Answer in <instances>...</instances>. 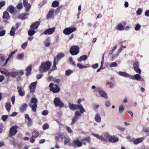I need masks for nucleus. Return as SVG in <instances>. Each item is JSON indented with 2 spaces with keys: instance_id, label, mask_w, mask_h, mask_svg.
I'll use <instances>...</instances> for the list:
<instances>
[{
  "instance_id": "393cba45",
  "label": "nucleus",
  "mask_w": 149,
  "mask_h": 149,
  "mask_svg": "<svg viewBox=\"0 0 149 149\" xmlns=\"http://www.w3.org/2000/svg\"><path fill=\"white\" fill-rule=\"evenodd\" d=\"M15 10V8L12 6L11 5L8 6L7 10L10 13L13 14Z\"/></svg>"
},
{
  "instance_id": "603ef678",
  "label": "nucleus",
  "mask_w": 149,
  "mask_h": 149,
  "mask_svg": "<svg viewBox=\"0 0 149 149\" xmlns=\"http://www.w3.org/2000/svg\"><path fill=\"white\" fill-rule=\"evenodd\" d=\"M10 75L13 77L17 76L16 72H10Z\"/></svg>"
},
{
  "instance_id": "c756f323",
  "label": "nucleus",
  "mask_w": 149,
  "mask_h": 149,
  "mask_svg": "<svg viewBox=\"0 0 149 149\" xmlns=\"http://www.w3.org/2000/svg\"><path fill=\"white\" fill-rule=\"evenodd\" d=\"M58 62L57 63V61H56V59H54L53 65L52 69V70H56L57 69V68L56 66V65L58 64Z\"/></svg>"
},
{
  "instance_id": "f704fd0d",
  "label": "nucleus",
  "mask_w": 149,
  "mask_h": 149,
  "mask_svg": "<svg viewBox=\"0 0 149 149\" xmlns=\"http://www.w3.org/2000/svg\"><path fill=\"white\" fill-rule=\"evenodd\" d=\"M23 4L26 10H28V0H23Z\"/></svg>"
},
{
  "instance_id": "473e14b6",
  "label": "nucleus",
  "mask_w": 149,
  "mask_h": 149,
  "mask_svg": "<svg viewBox=\"0 0 149 149\" xmlns=\"http://www.w3.org/2000/svg\"><path fill=\"white\" fill-rule=\"evenodd\" d=\"M6 108L8 112L10 111L11 107L10 102H8L6 104Z\"/></svg>"
},
{
  "instance_id": "0e129e2a",
  "label": "nucleus",
  "mask_w": 149,
  "mask_h": 149,
  "mask_svg": "<svg viewBox=\"0 0 149 149\" xmlns=\"http://www.w3.org/2000/svg\"><path fill=\"white\" fill-rule=\"evenodd\" d=\"M23 7V5L22 3H19L17 6V8L18 9H21Z\"/></svg>"
},
{
  "instance_id": "4be33fe9",
  "label": "nucleus",
  "mask_w": 149,
  "mask_h": 149,
  "mask_svg": "<svg viewBox=\"0 0 149 149\" xmlns=\"http://www.w3.org/2000/svg\"><path fill=\"white\" fill-rule=\"evenodd\" d=\"M118 74L119 75L123 77H128L130 78V74H128L125 72H119L118 73Z\"/></svg>"
},
{
  "instance_id": "774afa93",
  "label": "nucleus",
  "mask_w": 149,
  "mask_h": 149,
  "mask_svg": "<svg viewBox=\"0 0 149 149\" xmlns=\"http://www.w3.org/2000/svg\"><path fill=\"white\" fill-rule=\"evenodd\" d=\"M98 67V63H95L94 64H93L91 67L93 69H95L97 68Z\"/></svg>"
},
{
  "instance_id": "69168bd1",
  "label": "nucleus",
  "mask_w": 149,
  "mask_h": 149,
  "mask_svg": "<svg viewBox=\"0 0 149 149\" xmlns=\"http://www.w3.org/2000/svg\"><path fill=\"white\" fill-rule=\"evenodd\" d=\"M27 45V42H25L21 45V47L23 49H24L26 47Z\"/></svg>"
},
{
  "instance_id": "09e8293b",
  "label": "nucleus",
  "mask_w": 149,
  "mask_h": 149,
  "mask_svg": "<svg viewBox=\"0 0 149 149\" xmlns=\"http://www.w3.org/2000/svg\"><path fill=\"white\" fill-rule=\"evenodd\" d=\"M134 70L135 71L136 73H138V74H140L141 73V70L139 67L134 68Z\"/></svg>"
},
{
  "instance_id": "052dcab7",
  "label": "nucleus",
  "mask_w": 149,
  "mask_h": 149,
  "mask_svg": "<svg viewBox=\"0 0 149 149\" xmlns=\"http://www.w3.org/2000/svg\"><path fill=\"white\" fill-rule=\"evenodd\" d=\"M8 117V115H4L2 116L1 118L3 121H6Z\"/></svg>"
},
{
  "instance_id": "58836bf2",
  "label": "nucleus",
  "mask_w": 149,
  "mask_h": 149,
  "mask_svg": "<svg viewBox=\"0 0 149 149\" xmlns=\"http://www.w3.org/2000/svg\"><path fill=\"white\" fill-rule=\"evenodd\" d=\"M15 28L14 26H13L10 32V35L11 36H13L15 34Z\"/></svg>"
},
{
  "instance_id": "13d9d810",
  "label": "nucleus",
  "mask_w": 149,
  "mask_h": 149,
  "mask_svg": "<svg viewBox=\"0 0 149 149\" xmlns=\"http://www.w3.org/2000/svg\"><path fill=\"white\" fill-rule=\"evenodd\" d=\"M17 51V50L16 49L14 51L12 52L9 54L8 56L11 58H12L13 55Z\"/></svg>"
},
{
  "instance_id": "0eeeda50",
  "label": "nucleus",
  "mask_w": 149,
  "mask_h": 149,
  "mask_svg": "<svg viewBox=\"0 0 149 149\" xmlns=\"http://www.w3.org/2000/svg\"><path fill=\"white\" fill-rule=\"evenodd\" d=\"M75 27H69L65 28L63 31V33L66 35H68L76 30Z\"/></svg>"
},
{
  "instance_id": "4d7b16f0",
  "label": "nucleus",
  "mask_w": 149,
  "mask_h": 149,
  "mask_svg": "<svg viewBox=\"0 0 149 149\" xmlns=\"http://www.w3.org/2000/svg\"><path fill=\"white\" fill-rule=\"evenodd\" d=\"M141 26L139 24H136L134 28V29L136 31H138L141 28Z\"/></svg>"
},
{
  "instance_id": "6e6d98bb",
  "label": "nucleus",
  "mask_w": 149,
  "mask_h": 149,
  "mask_svg": "<svg viewBox=\"0 0 149 149\" xmlns=\"http://www.w3.org/2000/svg\"><path fill=\"white\" fill-rule=\"evenodd\" d=\"M142 12V9L141 8H139L136 12V13L137 15L141 14Z\"/></svg>"
},
{
  "instance_id": "79ce46f5",
  "label": "nucleus",
  "mask_w": 149,
  "mask_h": 149,
  "mask_svg": "<svg viewBox=\"0 0 149 149\" xmlns=\"http://www.w3.org/2000/svg\"><path fill=\"white\" fill-rule=\"evenodd\" d=\"M77 67L79 68L80 69H81L86 68V66H85L82 65V64L80 63H78L77 64Z\"/></svg>"
},
{
  "instance_id": "20e7f679",
  "label": "nucleus",
  "mask_w": 149,
  "mask_h": 149,
  "mask_svg": "<svg viewBox=\"0 0 149 149\" xmlns=\"http://www.w3.org/2000/svg\"><path fill=\"white\" fill-rule=\"evenodd\" d=\"M79 48L78 46L73 45L70 48L69 52L72 56L76 55L79 53Z\"/></svg>"
},
{
  "instance_id": "de8ad7c7",
  "label": "nucleus",
  "mask_w": 149,
  "mask_h": 149,
  "mask_svg": "<svg viewBox=\"0 0 149 149\" xmlns=\"http://www.w3.org/2000/svg\"><path fill=\"white\" fill-rule=\"evenodd\" d=\"M104 137L105 139H107L108 140V139H109L110 136L109 134L107 132H105L104 134Z\"/></svg>"
},
{
  "instance_id": "72a5a7b5",
  "label": "nucleus",
  "mask_w": 149,
  "mask_h": 149,
  "mask_svg": "<svg viewBox=\"0 0 149 149\" xmlns=\"http://www.w3.org/2000/svg\"><path fill=\"white\" fill-rule=\"evenodd\" d=\"M73 72V71L70 69L66 70L65 71V74L66 76H69Z\"/></svg>"
},
{
  "instance_id": "5701e85b",
  "label": "nucleus",
  "mask_w": 149,
  "mask_h": 149,
  "mask_svg": "<svg viewBox=\"0 0 149 149\" xmlns=\"http://www.w3.org/2000/svg\"><path fill=\"white\" fill-rule=\"evenodd\" d=\"M50 38L49 37L46 38V40L44 42V44L46 47H48L50 45Z\"/></svg>"
},
{
  "instance_id": "7ed1b4c3",
  "label": "nucleus",
  "mask_w": 149,
  "mask_h": 149,
  "mask_svg": "<svg viewBox=\"0 0 149 149\" xmlns=\"http://www.w3.org/2000/svg\"><path fill=\"white\" fill-rule=\"evenodd\" d=\"M49 87L50 90L54 93H58L60 90L58 85L57 84H55L54 85L53 83H51L49 84Z\"/></svg>"
},
{
  "instance_id": "cd10ccee",
  "label": "nucleus",
  "mask_w": 149,
  "mask_h": 149,
  "mask_svg": "<svg viewBox=\"0 0 149 149\" xmlns=\"http://www.w3.org/2000/svg\"><path fill=\"white\" fill-rule=\"evenodd\" d=\"M3 18L4 19H6L7 20L10 18L9 14L7 12L5 11L4 12Z\"/></svg>"
},
{
  "instance_id": "b1692460",
  "label": "nucleus",
  "mask_w": 149,
  "mask_h": 149,
  "mask_svg": "<svg viewBox=\"0 0 149 149\" xmlns=\"http://www.w3.org/2000/svg\"><path fill=\"white\" fill-rule=\"evenodd\" d=\"M29 106L31 107L32 109V110L33 112H36V108L37 107V104H30Z\"/></svg>"
},
{
  "instance_id": "9b49d317",
  "label": "nucleus",
  "mask_w": 149,
  "mask_h": 149,
  "mask_svg": "<svg viewBox=\"0 0 149 149\" xmlns=\"http://www.w3.org/2000/svg\"><path fill=\"white\" fill-rule=\"evenodd\" d=\"M40 23V21H37L33 23L30 26V29L31 30L37 29Z\"/></svg>"
},
{
  "instance_id": "412c9836",
  "label": "nucleus",
  "mask_w": 149,
  "mask_h": 149,
  "mask_svg": "<svg viewBox=\"0 0 149 149\" xmlns=\"http://www.w3.org/2000/svg\"><path fill=\"white\" fill-rule=\"evenodd\" d=\"M27 104H23L20 108V111L22 112H24L25 111L27 107Z\"/></svg>"
},
{
  "instance_id": "49530a36",
  "label": "nucleus",
  "mask_w": 149,
  "mask_h": 149,
  "mask_svg": "<svg viewBox=\"0 0 149 149\" xmlns=\"http://www.w3.org/2000/svg\"><path fill=\"white\" fill-rule=\"evenodd\" d=\"M78 118H79L78 117H77L74 116L72 119L71 124L72 125L74 124L75 122L78 120Z\"/></svg>"
},
{
  "instance_id": "8fccbe9b",
  "label": "nucleus",
  "mask_w": 149,
  "mask_h": 149,
  "mask_svg": "<svg viewBox=\"0 0 149 149\" xmlns=\"http://www.w3.org/2000/svg\"><path fill=\"white\" fill-rule=\"evenodd\" d=\"M46 2L47 0H43L42 2V3H40L39 4L38 6H40V8L45 4L46 3Z\"/></svg>"
},
{
  "instance_id": "ea45409f",
  "label": "nucleus",
  "mask_w": 149,
  "mask_h": 149,
  "mask_svg": "<svg viewBox=\"0 0 149 149\" xmlns=\"http://www.w3.org/2000/svg\"><path fill=\"white\" fill-rule=\"evenodd\" d=\"M91 138L89 136L87 137L86 138H84L83 139V141H86L87 143H90L91 141Z\"/></svg>"
},
{
  "instance_id": "2f4dec72",
  "label": "nucleus",
  "mask_w": 149,
  "mask_h": 149,
  "mask_svg": "<svg viewBox=\"0 0 149 149\" xmlns=\"http://www.w3.org/2000/svg\"><path fill=\"white\" fill-rule=\"evenodd\" d=\"M32 137L37 138L39 135V133L38 131H34L32 132Z\"/></svg>"
},
{
  "instance_id": "f257e3e1",
  "label": "nucleus",
  "mask_w": 149,
  "mask_h": 149,
  "mask_svg": "<svg viewBox=\"0 0 149 149\" xmlns=\"http://www.w3.org/2000/svg\"><path fill=\"white\" fill-rule=\"evenodd\" d=\"M51 65V63L49 61L42 63L41 65L39 67V72H47L50 69Z\"/></svg>"
},
{
  "instance_id": "6ab92c4d",
  "label": "nucleus",
  "mask_w": 149,
  "mask_h": 149,
  "mask_svg": "<svg viewBox=\"0 0 149 149\" xmlns=\"http://www.w3.org/2000/svg\"><path fill=\"white\" fill-rule=\"evenodd\" d=\"M17 89L20 95L22 96L24 95L25 92L23 90H22V88L20 86H17Z\"/></svg>"
},
{
  "instance_id": "7c9ffc66",
  "label": "nucleus",
  "mask_w": 149,
  "mask_h": 149,
  "mask_svg": "<svg viewBox=\"0 0 149 149\" xmlns=\"http://www.w3.org/2000/svg\"><path fill=\"white\" fill-rule=\"evenodd\" d=\"M59 3L57 1L55 0L53 2L52 4V6L53 7L56 8L58 6Z\"/></svg>"
},
{
  "instance_id": "37998d69",
  "label": "nucleus",
  "mask_w": 149,
  "mask_h": 149,
  "mask_svg": "<svg viewBox=\"0 0 149 149\" xmlns=\"http://www.w3.org/2000/svg\"><path fill=\"white\" fill-rule=\"evenodd\" d=\"M4 71H2L1 70H0V71L1 73L4 74L5 76H8L10 75V72H8L7 70L5 69H4Z\"/></svg>"
},
{
  "instance_id": "aec40b11",
  "label": "nucleus",
  "mask_w": 149,
  "mask_h": 149,
  "mask_svg": "<svg viewBox=\"0 0 149 149\" xmlns=\"http://www.w3.org/2000/svg\"><path fill=\"white\" fill-rule=\"evenodd\" d=\"M88 58L87 56L86 55H83L80 56L77 59V61L79 62H81L82 61H85Z\"/></svg>"
},
{
  "instance_id": "4468645a",
  "label": "nucleus",
  "mask_w": 149,
  "mask_h": 149,
  "mask_svg": "<svg viewBox=\"0 0 149 149\" xmlns=\"http://www.w3.org/2000/svg\"><path fill=\"white\" fill-rule=\"evenodd\" d=\"M65 56V54L63 53H59L57 55L54 57V59H56V61H57V62H58L59 61L61 58L64 57Z\"/></svg>"
},
{
  "instance_id": "3c124183",
  "label": "nucleus",
  "mask_w": 149,
  "mask_h": 149,
  "mask_svg": "<svg viewBox=\"0 0 149 149\" xmlns=\"http://www.w3.org/2000/svg\"><path fill=\"white\" fill-rule=\"evenodd\" d=\"M49 128V126L47 123H44L42 126V128L44 130H45Z\"/></svg>"
},
{
  "instance_id": "338daca9",
  "label": "nucleus",
  "mask_w": 149,
  "mask_h": 149,
  "mask_svg": "<svg viewBox=\"0 0 149 149\" xmlns=\"http://www.w3.org/2000/svg\"><path fill=\"white\" fill-rule=\"evenodd\" d=\"M5 4V1H2L0 2V9L2 7L4 6Z\"/></svg>"
},
{
  "instance_id": "c85d7f7f",
  "label": "nucleus",
  "mask_w": 149,
  "mask_h": 149,
  "mask_svg": "<svg viewBox=\"0 0 149 149\" xmlns=\"http://www.w3.org/2000/svg\"><path fill=\"white\" fill-rule=\"evenodd\" d=\"M68 61L70 64L74 66H75L76 65V64L75 63V62L73 61L72 58V57H69Z\"/></svg>"
},
{
  "instance_id": "4c0bfd02",
  "label": "nucleus",
  "mask_w": 149,
  "mask_h": 149,
  "mask_svg": "<svg viewBox=\"0 0 149 149\" xmlns=\"http://www.w3.org/2000/svg\"><path fill=\"white\" fill-rule=\"evenodd\" d=\"M26 13H22L19 16L18 18L21 19L22 20H23L26 18V15H27Z\"/></svg>"
},
{
  "instance_id": "423d86ee",
  "label": "nucleus",
  "mask_w": 149,
  "mask_h": 149,
  "mask_svg": "<svg viewBox=\"0 0 149 149\" xmlns=\"http://www.w3.org/2000/svg\"><path fill=\"white\" fill-rule=\"evenodd\" d=\"M95 91L96 92H98L101 97L106 99L108 98V96L106 93L100 87L97 88L95 90Z\"/></svg>"
},
{
  "instance_id": "dca6fc26",
  "label": "nucleus",
  "mask_w": 149,
  "mask_h": 149,
  "mask_svg": "<svg viewBox=\"0 0 149 149\" xmlns=\"http://www.w3.org/2000/svg\"><path fill=\"white\" fill-rule=\"evenodd\" d=\"M141 76L139 74H137L134 75H130V78L132 79L136 80L139 81V79L141 78Z\"/></svg>"
},
{
  "instance_id": "864d4df0",
  "label": "nucleus",
  "mask_w": 149,
  "mask_h": 149,
  "mask_svg": "<svg viewBox=\"0 0 149 149\" xmlns=\"http://www.w3.org/2000/svg\"><path fill=\"white\" fill-rule=\"evenodd\" d=\"M17 76L22 75L24 74V72L22 70H20L18 71H16Z\"/></svg>"
},
{
  "instance_id": "680f3d73",
  "label": "nucleus",
  "mask_w": 149,
  "mask_h": 149,
  "mask_svg": "<svg viewBox=\"0 0 149 149\" xmlns=\"http://www.w3.org/2000/svg\"><path fill=\"white\" fill-rule=\"evenodd\" d=\"M48 111L47 110H45L43 111L42 112V114L44 116H46L48 114Z\"/></svg>"
},
{
  "instance_id": "ddd939ff",
  "label": "nucleus",
  "mask_w": 149,
  "mask_h": 149,
  "mask_svg": "<svg viewBox=\"0 0 149 149\" xmlns=\"http://www.w3.org/2000/svg\"><path fill=\"white\" fill-rule=\"evenodd\" d=\"M92 135L102 141L107 142L108 141L107 139L104 137L103 136H100L98 134L94 133H92Z\"/></svg>"
},
{
  "instance_id": "f3484780",
  "label": "nucleus",
  "mask_w": 149,
  "mask_h": 149,
  "mask_svg": "<svg viewBox=\"0 0 149 149\" xmlns=\"http://www.w3.org/2000/svg\"><path fill=\"white\" fill-rule=\"evenodd\" d=\"M118 138H116L114 136H111L109 139V141L112 143H115L118 141Z\"/></svg>"
},
{
  "instance_id": "c03bdc74",
  "label": "nucleus",
  "mask_w": 149,
  "mask_h": 149,
  "mask_svg": "<svg viewBox=\"0 0 149 149\" xmlns=\"http://www.w3.org/2000/svg\"><path fill=\"white\" fill-rule=\"evenodd\" d=\"M124 107L122 105H120L119 107V112L120 113H122L124 109Z\"/></svg>"
},
{
  "instance_id": "e2e57ef3",
  "label": "nucleus",
  "mask_w": 149,
  "mask_h": 149,
  "mask_svg": "<svg viewBox=\"0 0 149 149\" xmlns=\"http://www.w3.org/2000/svg\"><path fill=\"white\" fill-rule=\"evenodd\" d=\"M117 65V63L116 62H113L111 63L110 65V67H113L116 66Z\"/></svg>"
},
{
  "instance_id": "c9c22d12",
  "label": "nucleus",
  "mask_w": 149,
  "mask_h": 149,
  "mask_svg": "<svg viewBox=\"0 0 149 149\" xmlns=\"http://www.w3.org/2000/svg\"><path fill=\"white\" fill-rule=\"evenodd\" d=\"M38 102L37 99L35 97L32 98L30 102L31 104H37Z\"/></svg>"
},
{
  "instance_id": "a211bd4d",
  "label": "nucleus",
  "mask_w": 149,
  "mask_h": 149,
  "mask_svg": "<svg viewBox=\"0 0 149 149\" xmlns=\"http://www.w3.org/2000/svg\"><path fill=\"white\" fill-rule=\"evenodd\" d=\"M54 12V9L49 10L47 15V19H49L50 18H51L53 15Z\"/></svg>"
},
{
  "instance_id": "9d476101",
  "label": "nucleus",
  "mask_w": 149,
  "mask_h": 149,
  "mask_svg": "<svg viewBox=\"0 0 149 149\" xmlns=\"http://www.w3.org/2000/svg\"><path fill=\"white\" fill-rule=\"evenodd\" d=\"M56 28L53 27L47 29L44 31L42 34L44 35H51L53 34L55 31Z\"/></svg>"
},
{
  "instance_id": "f03ea898",
  "label": "nucleus",
  "mask_w": 149,
  "mask_h": 149,
  "mask_svg": "<svg viewBox=\"0 0 149 149\" xmlns=\"http://www.w3.org/2000/svg\"><path fill=\"white\" fill-rule=\"evenodd\" d=\"M69 107L71 110H75L78 109H79L81 113H83L86 111L81 104L77 105L69 103Z\"/></svg>"
},
{
  "instance_id": "1a4fd4ad",
  "label": "nucleus",
  "mask_w": 149,
  "mask_h": 149,
  "mask_svg": "<svg viewBox=\"0 0 149 149\" xmlns=\"http://www.w3.org/2000/svg\"><path fill=\"white\" fill-rule=\"evenodd\" d=\"M82 143L79 140L77 139L75 140L74 141L72 144L70 145V146H72L74 148H75L78 147H80L82 145Z\"/></svg>"
},
{
  "instance_id": "a19ab883",
  "label": "nucleus",
  "mask_w": 149,
  "mask_h": 149,
  "mask_svg": "<svg viewBox=\"0 0 149 149\" xmlns=\"http://www.w3.org/2000/svg\"><path fill=\"white\" fill-rule=\"evenodd\" d=\"M36 33V31L34 30H29V36H32L33 35Z\"/></svg>"
},
{
  "instance_id": "39448f33",
  "label": "nucleus",
  "mask_w": 149,
  "mask_h": 149,
  "mask_svg": "<svg viewBox=\"0 0 149 149\" xmlns=\"http://www.w3.org/2000/svg\"><path fill=\"white\" fill-rule=\"evenodd\" d=\"M54 103L56 107H59L61 108L64 106L63 102H61L60 99L58 97H56L54 100Z\"/></svg>"
},
{
  "instance_id": "bb28decb",
  "label": "nucleus",
  "mask_w": 149,
  "mask_h": 149,
  "mask_svg": "<svg viewBox=\"0 0 149 149\" xmlns=\"http://www.w3.org/2000/svg\"><path fill=\"white\" fill-rule=\"evenodd\" d=\"M95 120L98 123H100L101 122V118L99 113H97L96 114L95 118Z\"/></svg>"
},
{
  "instance_id": "5fc2aeb1",
  "label": "nucleus",
  "mask_w": 149,
  "mask_h": 149,
  "mask_svg": "<svg viewBox=\"0 0 149 149\" xmlns=\"http://www.w3.org/2000/svg\"><path fill=\"white\" fill-rule=\"evenodd\" d=\"M24 54L23 53H22L19 55L17 56V59L19 60L22 59L23 58Z\"/></svg>"
},
{
  "instance_id": "a18cd8bd",
  "label": "nucleus",
  "mask_w": 149,
  "mask_h": 149,
  "mask_svg": "<svg viewBox=\"0 0 149 149\" xmlns=\"http://www.w3.org/2000/svg\"><path fill=\"white\" fill-rule=\"evenodd\" d=\"M139 62L138 61H136L133 64L134 68L139 67Z\"/></svg>"
},
{
  "instance_id": "e433bc0d",
  "label": "nucleus",
  "mask_w": 149,
  "mask_h": 149,
  "mask_svg": "<svg viewBox=\"0 0 149 149\" xmlns=\"http://www.w3.org/2000/svg\"><path fill=\"white\" fill-rule=\"evenodd\" d=\"M122 50V48L120 47L119 49L118 50L117 53L116 54L114 55L113 56V58H116L118 56L120 53L121 52Z\"/></svg>"
},
{
  "instance_id": "bf43d9fd",
  "label": "nucleus",
  "mask_w": 149,
  "mask_h": 149,
  "mask_svg": "<svg viewBox=\"0 0 149 149\" xmlns=\"http://www.w3.org/2000/svg\"><path fill=\"white\" fill-rule=\"evenodd\" d=\"M66 128L67 131L69 133H72L73 132L72 130L68 126H65Z\"/></svg>"
},
{
  "instance_id": "f8f14e48",
  "label": "nucleus",
  "mask_w": 149,
  "mask_h": 149,
  "mask_svg": "<svg viewBox=\"0 0 149 149\" xmlns=\"http://www.w3.org/2000/svg\"><path fill=\"white\" fill-rule=\"evenodd\" d=\"M37 82L35 81L31 84L29 86V88L30 90V92L31 93H33L36 89V86Z\"/></svg>"
},
{
  "instance_id": "a878e982",
  "label": "nucleus",
  "mask_w": 149,
  "mask_h": 149,
  "mask_svg": "<svg viewBox=\"0 0 149 149\" xmlns=\"http://www.w3.org/2000/svg\"><path fill=\"white\" fill-rule=\"evenodd\" d=\"M125 29L123 25L122 24H118L117 26H116V30L122 31L123 30Z\"/></svg>"
},
{
  "instance_id": "6e6552de",
  "label": "nucleus",
  "mask_w": 149,
  "mask_h": 149,
  "mask_svg": "<svg viewBox=\"0 0 149 149\" xmlns=\"http://www.w3.org/2000/svg\"><path fill=\"white\" fill-rule=\"evenodd\" d=\"M18 128V127L17 126H13L10 128L9 132V137H11L16 134L17 132V129Z\"/></svg>"
},
{
  "instance_id": "2eb2a0df",
  "label": "nucleus",
  "mask_w": 149,
  "mask_h": 149,
  "mask_svg": "<svg viewBox=\"0 0 149 149\" xmlns=\"http://www.w3.org/2000/svg\"><path fill=\"white\" fill-rule=\"evenodd\" d=\"M144 138V137H142L137 138L136 139H133V143L135 145H137L143 141Z\"/></svg>"
}]
</instances>
